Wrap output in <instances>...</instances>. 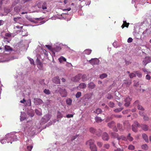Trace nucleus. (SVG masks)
Segmentation results:
<instances>
[{
  "label": "nucleus",
  "instance_id": "1",
  "mask_svg": "<svg viewBox=\"0 0 151 151\" xmlns=\"http://www.w3.org/2000/svg\"><path fill=\"white\" fill-rule=\"evenodd\" d=\"M95 142L94 139H90L86 142V145L89 146L91 151H97V148L95 144Z\"/></svg>",
  "mask_w": 151,
  "mask_h": 151
},
{
  "label": "nucleus",
  "instance_id": "2",
  "mask_svg": "<svg viewBox=\"0 0 151 151\" xmlns=\"http://www.w3.org/2000/svg\"><path fill=\"white\" fill-rule=\"evenodd\" d=\"M89 131L91 133L95 134L98 136H100L101 135L102 131L99 129L96 130V129L93 127H91L89 129Z\"/></svg>",
  "mask_w": 151,
  "mask_h": 151
},
{
  "label": "nucleus",
  "instance_id": "3",
  "mask_svg": "<svg viewBox=\"0 0 151 151\" xmlns=\"http://www.w3.org/2000/svg\"><path fill=\"white\" fill-rule=\"evenodd\" d=\"M37 6L38 8H42L43 10L47 9V4L45 2H44L42 4L40 2H39L37 4Z\"/></svg>",
  "mask_w": 151,
  "mask_h": 151
},
{
  "label": "nucleus",
  "instance_id": "4",
  "mask_svg": "<svg viewBox=\"0 0 151 151\" xmlns=\"http://www.w3.org/2000/svg\"><path fill=\"white\" fill-rule=\"evenodd\" d=\"M59 92L63 97H66L67 95V92L65 89L59 88Z\"/></svg>",
  "mask_w": 151,
  "mask_h": 151
},
{
  "label": "nucleus",
  "instance_id": "5",
  "mask_svg": "<svg viewBox=\"0 0 151 151\" xmlns=\"http://www.w3.org/2000/svg\"><path fill=\"white\" fill-rule=\"evenodd\" d=\"M132 99L129 96L126 97L124 100V101L125 102L124 105L126 107L129 106L130 104V101H131Z\"/></svg>",
  "mask_w": 151,
  "mask_h": 151
},
{
  "label": "nucleus",
  "instance_id": "6",
  "mask_svg": "<svg viewBox=\"0 0 151 151\" xmlns=\"http://www.w3.org/2000/svg\"><path fill=\"white\" fill-rule=\"evenodd\" d=\"M89 63L92 65H98L99 64V60L96 58H92L89 61Z\"/></svg>",
  "mask_w": 151,
  "mask_h": 151
},
{
  "label": "nucleus",
  "instance_id": "7",
  "mask_svg": "<svg viewBox=\"0 0 151 151\" xmlns=\"http://www.w3.org/2000/svg\"><path fill=\"white\" fill-rule=\"evenodd\" d=\"M82 77V75L79 74L76 76L75 77L72 78V80L74 82H77L79 81Z\"/></svg>",
  "mask_w": 151,
  "mask_h": 151
},
{
  "label": "nucleus",
  "instance_id": "8",
  "mask_svg": "<svg viewBox=\"0 0 151 151\" xmlns=\"http://www.w3.org/2000/svg\"><path fill=\"white\" fill-rule=\"evenodd\" d=\"M102 137L104 140L108 141L109 139V137L108 134L106 132H104L102 135Z\"/></svg>",
  "mask_w": 151,
  "mask_h": 151
},
{
  "label": "nucleus",
  "instance_id": "9",
  "mask_svg": "<svg viewBox=\"0 0 151 151\" xmlns=\"http://www.w3.org/2000/svg\"><path fill=\"white\" fill-rule=\"evenodd\" d=\"M53 82L56 84L60 83V80L58 76L55 77L52 79Z\"/></svg>",
  "mask_w": 151,
  "mask_h": 151
},
{
  "label": "nucleus",
  "instance_id": "10",
  "mask_svg": "<svg viewBox=\"0 0 151 151\" xmlns=\"http://www.w3.org/2000/svg\"><path fill=\"white\" fill-rule=\"evenodd\" d=\"M34 103L36 105H40L41 104L42 102V101L39 99L36 98L34 99Z\"/></svg>",
  "mask_w": 151,
  "mask_h": 151
},
{
  "label": "nucleus",
  "instance_id": "11",
  "mask_svg": "<svg viewBox=\"0 0 151 151\" xmlns=\"http://www.w3.org/2000/svg\"><path fill=\"white\" fill-rule=\"evenodd\" d=\"M140 127L143 130L145 131L148 130L149 128V127L147 125L144 124H141Z\"/></svg>",
  "mask_w": 151,
  "mask_h": 151
},
{
  "label": "nucleus",
  "instance_id": "12",
  "mask_svg": "<svg viewBox=\"0 0 151 151\" xmlns=\"http://www.w3.org/2000/svg\"><path fill=\"white\" fill-rule=\"evenodd\" d=\"M111 135L112 138H117L118 140V138L119 137V135L117 133L112 132L111 133Z\"/></svg>",
  "mask_w": 151,
  "mask_h": 151
},
{
  "label": "nucleus",
  "instance_id": "13",
  "mask_svg": "<svg viewBox=\"0 0 151 151\" xmlns=\"http://www.w3.org/2000/svg\"><path fill=\"white\" fill-rule=\"evenodd\" d=\"M123 23L121 26L122 29H123L124 27H128L129 25V23H127L126 21H123Z\"/></svg>",
  "mask_w": 151,
  "mask_h": 151
},
{
  "label": "nucleus",
  "instance_id": "14",
  "mask_svg": "<svg viewBox=\"0 0 151 151\" xmlns=\"http://www.w3.org/2000/svg\"><path fill=\"white\" fill-rule=\"evenodd\" d=\"M95 121L97 123H100L103 121L104 119H102L101 118V117H98V116H96L95 118Z\"/></svg>",
  "mask_w": 151,
  "mask_h": 151
},
{
  "label": "nucleus",
  "instance_id": "15",
  "mask_svg": "<svg viewBox=\"0 0 151 151\" xmlns=\"http://www.w3.org/2000/svg\"><path fill=\"white\" fill-rule=\"evenodd\" d=\"M108 126L110 128H112L115 126V122L112 121L108 124Z\"/></svg>",
  "mask_w": 151,
  "mask_h": 151
},
{
  "label": "nucleus",
  "instance_id": "16",
  "mask_svg": "<svg viewBox=\"0 0 151 151\" xmlns=\"http://www.w3.org/2000/svg\"><path fill=\"white\" fill-rule=\"evenodd\" d=\"M95 87V85L93 82H91L88 84V87L91 89L94 88Z\"/></svg>",
  "mask_w": 151,
  "mask_h": 151
},
{
  "label": "nucleus",
  "instance_id": "17",
  "mask_svg": "<svg viewBox=\"0 0 151 151\" xmlns=\"http://www.w3.org/2000/svg\"><path fill=\"white\" fill-rule=\"evenodd\" d=\"M117 127L119 130L120 131H123L124 129V128L123 127L122 125L119 123L117 124Z\"/></svg>",
  "mask_w": 151,
  "mask_h": 151
},
{
  "label": "nucleus",
  "instance_id": "18",
  "mask_svg": "<svg viewBox=\"0 0 151 151\" xmlns=\"http://www.w3.org/2000/svg\"><path fill=\"white\" fill-rule=\"evenodd\" d=\"M4 49L6 51H9L12 50V48L9 46L6 45L4 46Z\"/></svg>",
  "mask_w": 151,
  "mask_h": 151
},
{
  "label": "nucleus",
  "instance_id": "19",
  "mask_svg": "<svg viewBox=\"0 0 151 151\" xmlns=\"http://www.w3.org/2000/svg\"><path fill=\"white\" fill-rule=\"evenodd\" d=\"M142 137L143 139L146 142H148V137L147 135L145 134H143L142 135Z\"/></svg>",
  "mask_w": 151,
  "mask_h": 151
},
{
  "label": "nucleus",
  "instance_id": "20",
  "mask_svg": "<svg viewBox=\"0 0 151 151\" xmlns=\"http://www.w3.org/2000/svg\"><path fill=\"white\" fill-rule=\"evenodd\" d=\"M79 87L80 88H84L86 87V85L84 83H81L79 85Z\"/></svg>",
  "mask_w": 151,
  "mask_h": 151
},
{
  "label": "nucleus",
  "instance_id": "21",
  "mask_svg": "<svg viewBox=\"0 0 151 151\" xmlns=\"http://www.w3.org/2000/svg\"><path fill=\"white\" fill-rule=\"evenodd\" d=\"M121 139L126 141H127V138L124 135H122L119 137L118 138V140Z\"/></svg>",
  "mask_w": 151,
  "mask_h": 151
},
{
  "label": "nucleus",
  "instance_id": "22",
  "mask_svg": "<svg viewBox=\"0 0 151 151\" xmlns=\"http://www.w3.org/2000/svg\"><path fill=\"white\" fill-rule=\"evenodd\" d=\"M131 134L129 133L127 137V140L128 139L130 141H132L133 140V138L131 136Z\"/></svg>",
  "mask_w": 151,
  "mask_h": 151
},
{
  "label": "nucleus",
  "instance_id": "23",
  "mask_svg": "<svg viewBox=\"0 0 151 151\" xmlns=\"http://www.w3.org/2000/svg\"><path fill=\"white\" fill-rule=\"evenodd\" d=\"M59 61L61 63L63 61H64L65 62H66V59L64 57H63V56H61L60 58H59Z\"/></svg>",
  "mask_w": 151,
  "mask_h": 151
},
{
  "label": "nucleus",
  "instance_id": "24",
  "mask_svg": "<svg viewBox=\"0 0 151 151\" xmlns=\"http://www.w3.org/2000/svg\"><path fill=\"white\" fill-rule=\"evenodd\" d=\"M46 119L45 121V122L48 121L50 119V116L49 115H46L44 116V117L42 118V119Z\"/></svg>",
  "mask_w": 151,
  "mask_h": 151
},
{
  "label": "nucleus",
  "instance_id": "25",
  "mask_svg": "<svg viewBox=\"0 0 151 151\" xmlns=\"http://www.w3.org/2000/svg\"><path fill=\"white\" fill-rule=\"evenodd\" d=\"M102 111L101 109L100 108H98L96 111H94V112L97 114L101 113Z\"/></svg>",
  "mask_w": 151,
  "mask_h": 151
},
{
  "label": "nucleus",
  "instance_id": "26",
  "mask_svg": "<svg viewBox=\"0 0 151 151\" xmlns=\"http://www.w3.org/2000/svg\"><path fill=\"white\" fill-rule=\"evenodd\" d=\"M66 102L67 104L68 105H71L72 102V100L70 98H68L66 100Z\"/></svg>",
  "mask_w": 151,
  "mask_h": 151
},
{
  "label": "nucleus",
  "instance_id": "27",
  "mask_svg": "<svg viewBox=\"0 0 151 151\" xmlns=\"http://www.w3.org/2000/svg\"><path fill=\"white\" fill-rule=\"evenodd\" d=\"M92 94H87L85 95L84 96L85 99H90L91 97Z\"/></svg>",
  "mask_w": 151,
  "mask_h": 151
},
{
  "label": "nucleus",
  "instance_id": "28",
  "mask_svg": "<svg viewBox=\"0 0 151 151\" xmlns=\"http://www.w3.org/2000/svg\"><path fill=\"white\" fill-rule=\"evenodd\" d=\"M141 147L142 149L145 150H147L148 148V146L146 144H144L142 145V146Z\"/></svg>",
  "mask_w": 151,
  "mask_h": 151
},
{
  "label": "nucleus",
  "instance_id": "29",
  "mask_svg": "<svg viewBox=\"0 0 151 151\" xmlns=\"http://www.w3.org/2000/svg\"><path fill=\"white\" fill-rule=\"evenodd\" d=\"M14 10L16 12H19L20 10V8L19 6H15L14 8Z\"/></svg>",
  "mask_w": 151,
  "mask_h": 151
},
{
  "label": "nucleus",
  "instance_id": "30",
  "mask_svg": "<svg viewBox=\"0 0 151 151\" xmlns=\"http://www.w3.org/2000/svg\"><path fill=\"white\" fill-rule=\"evenodd\" d=\"M123 109V108H121L118 109H116L114 110V111L116 113H118L120 112Z\"/></svg>",
  "mask_w": 151,
  "mask_h": 151
},
{
  "label": "nucleus",
  "instance_id": "31",
  "mask_svg": "<svg viewBox=\"0 0 151 151\" xmlns=\"http://www.w3.org/2000/svg\"><path fill=\"white\" fill-rule=\"evenodd\" d=\"M113 117L112 116V115L111 116H108L106 117V122H109L110 120L112 119Z\"/></svg>",
  "mask_w": 151,
  "mask_h": 151
},
{
  "label": "nucleus",
  "instance_id": "32",
  "mask_svg": "<svg viewBox=\"0 0 151 151\" xmlns=\"http://www.w3.org/2000/svg\"><path fill=\"white\" fill-rule=\"evenodd\" d=\"M28 59L30 61V63L31 64L35 65V62L33 60L29 57H27Z\"/></svg>",
  "mask_w": 151,
  "mask_h": 151
},
{
  "label": "nucleus",
  "instance_id": "33",
  "mask_svg": "<svg viewBox=\"0 0 151 151\" xmlns=\"http://www.w3.org/2000/svg\"><path fill=\"white\" fill-rule=\"evenodd\" d=\"M132 130L133 131L135 132H136L137 131V127L135 125H132Z\"/></svg>",
  "mask_w": 151,
  "mask_h": 151
},
{
  "label": "nucleus",
  "instance_id": "34",
  "mask_svg": "<svg viewBox=\"0 0 151 151\" xmlns=\"http://www.w3.org/2000/svg\"><path fill=\"white\" fill-rule=\"evenodd\" d=\"M19 2V0H15L14 2H13L12 6H14L16 5Z\"/></svg>",
  "mask_w": 151,
  "mask_h": 151
},
{
  "label": "nucleus",
  "instance_id": "35",
  "mask_svg": "<svg viewBox=\"0 0 151 151\" xmlns=\"http://www.w3.org/2000/svg\"><path fill=\"white\" fill-rule=\"evenodd\" d=\"M84 53L85 54H87V55H89L90 54V53H91V50H85L84 51Z\"/></svg>",
  "mask_w": 151,
  "mask_h": 151
},
{
  "label": "nucleus",
  "instance_id": "36",
  "mask_svg": "<svg viewBox=\"0 0 151 151\" xmlns=\"http://www.w3.org/2000/svg\"><path fill=\"white\" fill-rule=\"evenodd\" d=\"M107 76V75L106 74L103 73L100 76V78L101 79H103Z\"/></svg>",
  "mask_w": 151,
  "mask_h": 151
},
{
  "label": "nucleus",
  "instance_id": "37",
  "mask_svg": "<svg viewBox=\"0 0 151 151\" xmlns=\"http://www.w3.org/2000/svg\"><path fill=\"white\" fill-rule=\"evenodd\" d=\"M57 116L58 118H60L63 117V115L60 112L58 111L57 113Z\"/></svg>",
  "mask_w": 151,
  "mask_h": 151
},
{
  "label": "nucleus",
  "instance_id": "38",
  "mask_svg": "<svg viewBox=\"0 0 151 151\" xmlns=\"http://www.w3.org/2000/svg\"><path fill=\"white\" fill-rule=\"evenodd\" d=\"M35 112L39 116L41 115L42 114L41 112L37 109H35Z\"/></svg>",
  "mask_w": 151,
  "mask_h": 151
},
{
  "label": "nucleus",
  "instance_id": "39",
  "mask_svg": "<svg viewBox=\"0 0 151 151\" xmlns=\"http://www.w3.org/2000/svg\"><path fill=\"white\" fill-rule=\"evenodd\" d=\"M61 49V48L60 47H56L54 48L53 49L54 51L56 52L59 51Z\"/></svg>",
  "mask_w": 151,
  "mask_h": 151
},
{
  "label": "nucleus",
  "instance_id": "40",
  "mask_svg": "<svg viewBox=\"0 0 151 151\" xmlns=\"http://www.w3.org/2000/svg\"><path fill=\"white\" fill-rule=\"evenodd\" d=\"M109 106L111 108H113L114 106V104L112 101H110L109 103Z\"/></svg>",
  "mask_w": 151,
  "mask_h": 151
},
{
  "label": "nucleus",
  "instance_id": "41",
  "mask_svg": "<svg viewBox=\"0 0 151 151\" xmlns=\"http://www.w3.org/2000/svg\"><path fill=\"white\" fill-rule=\"evenodd\" d=\"M97 144L99 147H102L103 143L102 142H97Z\"/></svg>",
  "mask_w": 151,
  "mask_h": 151
},
{
  "label": "nucleus",
  "instance_id": "42",
  "mask_svg": "<svg viewBox=\"0 0 151 151\" xmlns=\"http://www.w3.org/2000/svg\"><path fill=\"white\" fill-rule=\"evenodd\" d=\"M106 98L108 99H111L113 98V96L110 94H108L106 96Z\"/></svg>",
  "mask_w": 151,
  "mask_h": 151
},
{
  "label": "nucleus",
  "instance_id": "43",
  "mask_svg": "<svg viewBox=\"0 0 151 151\" xmlns=\"http://www.w3.org/2000/svg\"><path fill=\"white\" fill-rule=\"evenodd\" d=\"M82 80L83 81H85L87 80V76L86 75H82Z\"/></svg>",
  "mask_w": 151,
  "mask_h": 151
},
{
  "label": "nucleus",
  "instance_id": "44",
  "mask_svg": "<svg viewBox=\"0 0 151 151\" xmlns=\"http://www.w3.org/2000/svg\"><path fill=\"white\" fill-rule=\"evenodd\" d=\"M44 92L45 93L47 94H49L50 93V90L48 89H44Z\"/></svg>",
  "mask_w": 151,
  "mask_h": 151
},
{
  "label": "nucleus",
  "instance_id": "45",
  "mask_svg": "<svg viewBox=\"0 0 151 151\" xmlns=\"http://www.w3.org/2000/svg\"><path fill=\"white\" fill-rule=\"evenodd\" d=\"M81 92H78L77 93L76 95V97L77 98H78L80 97L81 96Z\"/></svg>",
  "mask_w": 151,
  "mask_h": 151
},
{
  "label": "nucleus",
  "instance_id": "46",
  "mask_svg": "<svg viewBox=\"0 0 151 151\" xmlns=\"http://www.w3.org/2000/svg\"><path fill=\"white\" fill-rule=\"evenodd\" d=\"M134 72L139 77H142V74L140 73L138 71H135Z\"/></svg>",
  "mask_w": 151,
  "mask_h": 151
},
{
  "label": "nucleus",
  "instance_id": "47",
  "mask_svg": "<svg viewBox=\"0 0 151 151\" xmlns=\"http://www.w3.org/2000/svg\"><path fill=\"white\" fill-rule=\"evenodd\" d=\"M134 148V146L132 145H129L128 147V149L131 150H133Z\"/></svg>",
  "mask_w": 151,
  "mask_h": 151
},
{
  "label": "nucleus",
  "instance_id": "48",
  "mask_svg": "<svg viewBox=\"0 0 151 151\" xmlns=\"http://www.w3.org/2000/svg\"><path fill=\"white\" fill-rule=\"evenodd\" d=\"M136 75L135 73H132L129 75V77L131 78H133V77H136Z\"/></svg>",
  "mask_w": 151,
  "mask_h": 151
},
{
  "label": "nucleus",
  "instance_id": "49",
  "mask_svg": "<svg viewBox=\"0 0 151 151\" xmlns=\"http://www.w3.org/2000/svg\"><path fill=\"white\" fill-rule=\"evenodd\" d=\"M21 19L20 17H15L14 18V20L15 21V23L18 22V20Z\"/></svg>",
  "mask_w": 151,
  "mask_h": 151
},
{
  "label": "nucleus",
  "instance_id": "50",
  "mask_svg": "<svg viewBox=\"0 0 151 151\" xmlns=\"http://www.w3.org/2000/svg\"><path fill=\"white\" fill-rule=\"evenodd\" d=\"M112 116H113V117H115L117 118H120L122 117V115H112Z\"/></svg>",
  "mask_w": 151,
  "mask_h": 151
},
{
  "label": "nucleus",
  "instance_id": "51",
  "mask_svg": "<svg viewBox=\"0 0 151 151\" xmlns=\"http://www.w3.org/2000/svg\"><path fill=\"white\" fill-rule=\"evenodd\" d=\"M130 111V109H127L124 110L122 111V113L124 114H126L128 113Z\"/></svg>",
  "mask_w": 151,
  "mask_h": 151
},
{
  "label": "nucleus",
  "instance_id": "52",
  "mask_svg": "<svg viewBox=\"0 0 151 151\" xmlns=\"http://www.w3.org/2000/svg\"><path fill=\"white\" fill-rule=\"evenodd\" d=\"M110 145L108 144H105L104 145V147L106 149H108L109 148Z\"/></svg>",
  "mask_w": 151,
  "mask_h": 151
},
{
  "label": "nucleus",
  "instance_id": "53",
  "mask_svg": "<svg viewBox=\"0 0 151 151\" xmlns=\"http://www.w3.org/2000/svg\"><path fill=\"white\" fill-rule=\"evenodd\" d=\"M138 109L139 110H142L144 111V109L140 105H138L137 106Z\"/></svg>",
  "mask_w": 151,
  "mask_h": 151
},
{
  "label": "nucleus",
  "instance_id": "54",
  "mask_svg": "<svg viewBox=\"0 0 151 151\" xmlns=\"http://www.w3.org/2000/svg\"><path fill=\"white\" fill-rule=\"evenodd\" d=\"M143 119L145 121H148L149 120V118L147 116L144 115Z\"/></svg>",
  "mask_w": 151,
  "mask_h": 151
},
{
  "label": "nucleus",
  "instance_id": "55",
  "mask_svg": "<svg viewBox=\"0 0 151 151\" xmlns=\"http://www.w3.org/2000/svg\"><path fill=\"white\" fill-rule=\"evenodd\" d=\"M139 102L138 100L136 101L134 103V105L135 106H137L139 105Z\"/></svg>",
  "mask_w": 151,
  "mask_h": 151
},
{
  "label": "nucleus",
  "instance_id": "56",
  "mask_svg": "<svg viewBox=\"0 0 151 151\" xmlns=\"http://www.w3.org/2000/svg\"><path fill=\"white\" fill-rule=\"evenodd\" d=\"M45 80L44 79L41 80L40 81V83H41L42 85H45V83L44 82Z\"/></svg>",
  "mask_w": 151,
  "mask_h": 151
},
{
  "label": "nucleus",
  "instance_id": "57",
  "mask_svg": "<svg viewBox=\"0 0 151 151\" xmlns=\"http://www.w3.org/2000/svg\"><path fill=\"white\" fill-rule=\"evenodd\" d=\"M114 151H124V150L122 148H118L114 150Z\"/></svg>",
  "mask_w": 151,
  "mask_h": 151
},
{
  "label": "nucleus",
  "instance_id": "58",
  "mask_svg": "<svg viewBox=\"0 0 151 151\" xmlns=\"http://www.w3.org/2000/svg\"><path fill=\"white\" fill-rule=\"evenodd\" d=\"M151 76L149 75H147L146 76V79L148 80H150L151 79Z\"/></svg>",
  "mask_w": 151,
  "mask_h": 151
},
{
  "label": "nucleus",
  "instance_id": "59",
  "mask_svg": "<svg viewBox=\"0 0 151 151\" xmlns=\"http://www.w3.org/2000/svg\"><path fill=\"white\" fill-rule=\"evenodd\" d=\"M5 35L6 36L8 37H10L11 36V35L10 33H6L5 34Z\"/></svg>",
  "mask_w": 151,
  "mask_h": 151
},
{
  "label": "nucleus",
  "instance_id": "60",
  "mask_svg": "<svg viewBox=\"0 0 151 151\" xmlns=\"http://www.w3.org/2000/svg\"><path fill=\"white\" fill-rule=\"evenodd\" d=\"M132 39L131 37H129L127 40V42L128 43H130L132 42Z\"/></svg>",
  "mask_w": 151,
  "mask_h": 151
},
{
  "label": "nucleus",
  "instance_id": "61",
  "mask_svg": "<svg viewBox=\"0 0 151 151\" xmlns=\"http://www.w3.org/2000/svg\"><path fill=\"white\" fill-rule=\"evenodd\" d=\"M73 115L72 114H68L66 115V117L67 118L73 117Z\"/></svg>",
  "mask_w": 151,
  "mask_h": 151
},
{
  "label": "nucleus",
  "instance_id": "62",
  "mask_svg": "<svg viewBox=\"0 0 151 151\" xmlns=\"http://www.w3.org/2000/svg\"><path fill=\"white\" fill-rule=\"evenodd\" d=\"M33 147L32 146H28L27 147V149L30 151H31V150L32 149Z\"/></svg>",
  "mask_w": 151,
  "mask_h": 151
},
{
  "label": "nucleus",
  "instance_id": "63",
  "mask_svg": "<svg viewBox=\"0 0 151 151\" xmlns=\"http://www.w3.org/2000/svg\"><path fill=\"white\" fill-rule=\"evenodd\" d=\"M143 111L141 110V111H139V114L141 116H143L144 115V112Z\"/></svg>",
  "mask_w": 151,
  "mask_h": 151
},
{
  "label": "nucleus",
  "instance_id": "64",
  "mask_svg": "<svg viewBox=\"0 0 151 151\" xmlns=\"http://www.w3.org/2000/svg\"><path fill=\"white\" fill-rule=\"evenodd\" d=\"M4 11L5 12H6V13H9L10 12V10L9 9H4Z\"/></svg>",
  "mask_w": 151,
  "mask_h": 151
}]
</instances>
